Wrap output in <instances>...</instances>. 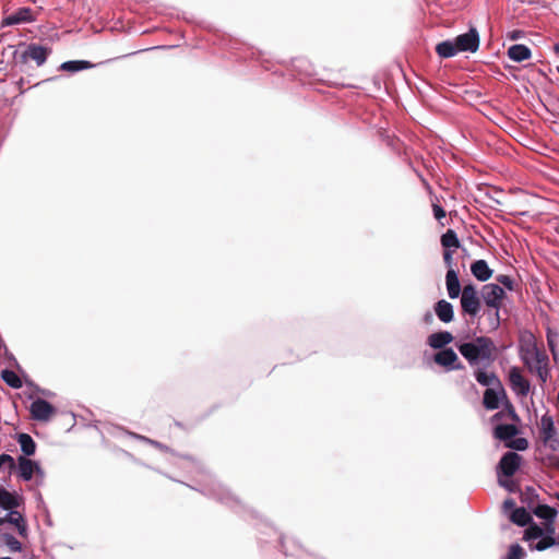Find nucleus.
<instances>
[{"instance_id":"f257e3e1","label":"nucleus","mask_w":559,"mask_h":559,"mask_svg":"<svg viewBox=\"0 0 559 559\" xmlns=\"http://www.w3.org/2000/svg\"><path fill=\"white\" fill-rule=\"evenodd\" d=\"M457 349L471 367L487 368L495 361L497 347L490 337L478 336L457 344Z\"/></svg>"},{"instance_id":"f03ea898","label":"nucleus","mask_w":559,"mask_h":559,"mask_svg":"<svg viewBox=\"0 0 559 559\" xmlns=\"http://www.w3.org/2000/svg\"><path fill=\"white\" fill-rule=\"evenodd\" d=\"M504 296L506 292L499 284L490 283L483 286L481 298L484 299L485 304L492 309V312H488L490 316V324L492 329H497L500 324L499 309Z\"/></svg>"},{"instance_id":"7ed1b4c3","label":"nucleus","mask_w":559,"mask_h":559,"mask_svg":"<svg viewBox=\"0 0 559 559\" xmlns=\"http://www.w3.org/2000/svg\"><path fill=\"white\" fill-rule=\"evenodd\" d=\"M461 307L463 312L475 317L480 309V299L476 287L473 284L465 285L461 295Z\"/></svg>"},{"instance_id":"20e7f679","label":"nucleus","mask_w":559,"mask_h":559,"mask_svg":"<svg viewBox=\"0 0 559 559\" xmlns=\"http://www.w3.org/2000/svg\"><path fill=\"white\" fill-rule=\"evenodd\" d=\"M454 41L459 52H476L479 48V34L475 27H471L467 33L456 36Z\"/></svg>"},{"instance_id":"39448f33","label":"nucleus","mask_w":559,"mask_h":559,"mask_svg":"<svg viewBox=\"0 0 559 559\" xmlns=\"http://www.w3.org/2000/svg\"><path fill=\"white\" fill-rule=\"evenodd\" d=\"M29 412L32 419L46 423L56 414V408L46 400L37 399L31 404Z\"/></svg>"},{"instance_id":"423d86ee","label":"nucleus","mask_w":559,"mask_h":559,"mask_svg":"<svg viewBox=\"0 0 559 559\" xmlns=\"http://www.w3.org/2000/svg\"><path fill=\"white\" fill-rule=\"evenodd\" d=\"M437 365L448 370H461L464 366L459 361L456 353L452 348H443L433 356Z\"/></svg>"},{"instance_id":"0eeeda50","label":"nucleus","mask_w":559,"mask_h":559,"mask_svg":"<svg viewBox=\"0 0 559 559\" xmlns=\"http://www.w3.org/2000/svg\"><path fill=\"white\" fill-rule=\"evenodd\" d=\"M509 383L513 392L519 396H526L530 392V382L522 376L518 367L509 370Z\"/></svg>"},{"instance_id":"6e6552de","label":"nucleus","mask_w":559,"mask_h":559,"mask_svg":"<svg viewBox=\"0 0 559 559\" xmlns=\"http://www.w3.org/2000/svg\"><path fill=\"white\" fill-rule=\"evenodd\" d=\"M50 52V48L37 44H29L26 50L22 53L21 59L23 62H26L28 59H32L36 62L38 67H40L46 62Z\"/></svg>"},{"instance_id":"1a4fd4ad","label":"nucleus","mask_w":559,"mask_h":559,"mask_svg":"<svg viewBox=\"0 0 559 559\" xmlns=\"http://www.w3.org/2000/svg\"><path fill=\"white\" fill-rule=\"evenodd\" d=\"M521 456L515 452L504 453L499 462V472L506 477L513 476L521 465Z\"/></svg>"},{"instance_id":"9d476101","label":"nucleus","mask_w":559,"mask_h":559,"mask_svg":"<svg viewBox=\"0 0 559 559\" xmlns=\"http://www.w3.org/2000/svg\"><path fill=\"white\" fill-rule=\"evenodd\" d=\"M533 356L534 365L530 368L534 369L539 380L545 383L549 377L548 357L537 349L533 352Z\"/></svg>"},{"instance_id":"9b49d317","label":"nucleus","mask_w":559,"mask_h":559,"mask_svg":"<svg viewBox=\"0 0 559 559\" xmlns=\"http://www.w3.org/2000/svg\"><path fill=\"white\" fill-rule=\"evenodd\" d=\"M36 19L29 8H20L16 12L5 16L2 21L3 26H10L21 23H32Z\"/></svg>"},{"instance_id":"f8f14e48","label":"nucleus","mask_w":559,"mask_h":559,"mask_svg":"<svg viewBox=\"0 0 559 559\" xmlns=\"http://www.w3.org/2000/svg\"><path fill=\"white\" fill-rule=\"evenodd\" d=\"M502 397H506V391L502 384H500V386L486 389L483 400L484 406L487 409H497Z\"/></svg>"},{"instance_id":"ddd939ff","label":"nucleus","mask_w":559,"mask_h":559,"mask_svg":"<svg viewBox=\"0 0 559 559\" xmlns=\"http://www.w3.org/2000/svg\"><path fill=\"white\" fill-rule=\"evenodd\" d=\"M544 530V537L538 540L536 544H531V549L543 551L547 548L554 546L556 544V540L554 538L555 535V526L554 522H546Z\"/></svg>"},{"instance_id":"4468645a","label":"nucleus","mask_w":559,"mask_h":559,"mask_svg":"<svg viewBox=\"0 0 559 559\" xmlns=\"http://www.w3.org/2000/svg\"><path fill=\"white\" fill-rule=\"evenodd\" d=\"M17 461L19 473L24 480H31L33 478L34 473L43 475V471L36 462L25 456H20Z\"/></svg>"},{"instance_id":"2eb2a0df","label":"nucleus","mask_w":559,"mask_h":559,"mask_svg":"<svg viewBox=\"0 0 559 559\" xmlns=\"http://www.w3.org/2000/svg\"><path fill=\"white\" fill-rule=\"evenodd\" d=\"M445 286L451 299L457 298L460 294L462 295L459 275L455 270H448L445 274Z\"/></svg>"},{"instance_id":"dca6fc26","label":"nucleus","mask_w":559,"mask_h":559,"mask_svg":"<svg viewBox=\"0 0 559 559\" xmlns=\"http://www.w3.org/2000/svg\"><path fill=\"white\" fill-rule=\"evenodd\" d=\"M484 369L485 368L483 367L476 368L474 372L476 381L479 384L487 386V389L500 386L501 382L499 378L493 372H487Z\"/></svg>"},{"instance_id":"f3484780","label":"nucleus","mask_w":559,"mask_h":559,"mask_svg":"<svg viewBox=\"0 0 559 559\" xmlns=\"http://www.w3.org/2000/svg\"><path fill=\"white\" fill-rule=\"evenodd\" d=\"M453 341V335L448 331L432 333L428 336L427 343L435 349H442Z\"/></svg>"},{"instance_id":"a211bd4d","label":"nucleus","mask_w":559,"mask_h":559,"mask_svg":"<svg viewBox=\"0 0 559 559\" xmlns=\"http://www.w3.org/2000/svg\"><path fill=\"white\" fill-rule=\"evenodd\" d=\"M22 503V498L15 493L8 491L4 488H0V508L4 510H14Z\"/></svg>"},{"instance_id":"6ab92c4d","label":"nucleus","mask_w":559,"mask_h":559,"mask_svg":"<svg viewBox=\"0 0 559 559\" xmlns=\"http://www.w3.org/2000/svg\"><path fill=\"white\" fill-rule=\"evenodd\" d=\"M472 274L480 282L489 280L492 275V270L488 266L485 260H477L471 265Z\"/></svg>"},{"instance_id":"aec40b11","label":"nucleus","mask_w":559,"mask_h":559,"mask_svg":"<svg viewBox=\"0 0 559 559\" xmlns=\"http://www.w3.org/2000/svg\"><path fill=\"white\" fill-rule=\"evenodd\" d=\"M435 312H436L437 317L439 318V320L444 323L451 322L454 317L453 306L444 299L439 300L436 304Z\"/></svg>"},{"instance_id":"412c9836","label":"nucleus","mask_w":559,"mask_h":559,"mask_svg":"<svg viewBox=\"0 0 559 559\" xmlns=\"http://www.w3.org/2000/svg\"><path fill=\"white\" fill-rule=\"evenodd\" d=\"M531 49L522 44L513 45L508 49V57L515 62L527 60L531 58Z\"/></svg>"},{"instance_id":"4be33fe9","label":"nucleus","mask_w":559,"mask_h":559,"mask_svg":"<svg viewBox=\"0 0 559 559\" xmlns=\"http://www.w3.org/2000/svg\"><path fill=\"white\" fill-rule=\"evenodd\" d=\"M7 522L15 525L21 536L26 535V523L23 515L19 511L10 510V513L4 518V523Z\"/></svg>"},{"instance_id":"5701e85b","label":"nucleus","mask_w":559,"mask_h":559,"mask_svg":"<svg viewBox=\"0 0 559 559\" xmlns=\"http://www.w3.org/2000/svg\"><path fill=\"white\" fill-rule=\"evenodd\" d=\"M436 51L441 58H452L459 52L454 39L439 43Z\"/></svg>"},{"instance_id":"b1692460","label":"nucleus","mask_w":559,"mask_h":559,"mask_svg":"<svg viewBox=\"0 0 559 559\" xmlns=\"http://www.w3.org/2000/svg\"><path fill=\"white\" fill-rule=\"evenodd\" d=\"M518 433V429L514 425L502 424L495 428V437L499 440H510Z\"/></svg>"},{"instance_id":"393cba45","label":"nucleus","mask_w":559,"mask_h":559,"mask_svg":"<svg viewBox=\"0 0 559 559\" xmlns=\"http://www.w3.org/2000/svg\"><path fill=\"white\" fill-rule=\"evenodd\" d=\"M17 442L21 447L22 452L26 456H31L35 454L36 451V443L33 440V438L27 433H20L17 436Z\"/></svg>"},{"instance_id":"a878e982","label":"nucleus","mask_w":559,"mask_h":559,"mask_svg":"<svg viewBox=\"0 0 559 559\" xmlns=\"http://www.w3.org/2000/svg\"><path fill=\"white\" fill-rule=\"evenodd\" d=\"M533 512L536 516L544 519L546 522H554L558 514L555 508L547 504H538Z\"/></svg>"},{"instance_id":"bb28decb","label":"nucleus","mask_w":559,"mask_h":559,"mask_svg":"<svg viewBox=\"0 0 559 559\" xmlns=\"http://www.w3.org/2000/svg\"><path fill=\"white\" fill-rule=\"evenodd\" d=\"M511 521L519 526H526L531 523L532 516L524 508H516L512 511Z\"/></svg>"},{"instance_id":"cd10ccee","label":"nucleus","mask_w":559,"mask_h":559,"mask_svg":"<svg viewBox=\"0 0 559 559\" xmlns=\"http://www.w3.org/2000/svg\"><path fill=\"white\" fill-rule=\"evenodd\" d=\"M93 68V64L90 61L85 60H73L66 61L60 66V69L69 72H76L81 70H86Z\"/></svg>"},{"instance_id":"c85d7f7f","label":"nucleus","mask_w":559,"mask_h":559,"mask_svg":"<svg viewBox=\"0 0 559 559\" xmlns=\"http://www.w3.org/2000/svg\"><path fill=\"white\" fill-rule=\"evenodd\" d=\"M441 245L444 248V250H450L451 248H459L460 240L457 238L456 233L453 229H448L441 236Z\"/></svg>"},{"instance_id":"c756f323","label":"nucleus","mask_w":559,"mask_h":559,"mask_svg":"<svg viewBox=\"0 0 559 559\" xmlns=\"http://www.w3.org/2000/svg\"><path fill=\"white\" fill-rule=\"evenodd\" d=\"M544 537V530L543 527L538 526L537 524H530L528 527L525 530L524 533V540L528 542L531 544H535L534 542L536 539L540 540Z\"/></svg>"},{"instance_id":"7c9ffc66","label":"nucleus","mask_w":559,"mask_h":559,"mask_svg":"<svg viewBox=\"0 0 559 559\" xmlns=\"http://www.w3.org/2000/svg\"><path fill=\"white\" fill-rule=\"evenodd\" d=\"M540 426L545 441H548L556 435L554 420L550 416L544 415L540 419Z\"/></svg>"},{"instance_id":"2f4dec72","label":"nucleus","mask_w":559,"mask_h":559,"mask_svg":"<svg viewBox=\"0 0 559 559\" xmlns=\"http://www.w3.org/2000/svg\"><path fill=\"white\" fill-rule=\"evenodd\" d=\"M2 380L13 389H20L23 385L20 377L12 370L5 369L1 372Z\"/></svg>"},{"instance_id":"473e14b6","label":"nucleus","mask_w":559,"mask_h":559,"mask_svg":"<svg viewBox=\"0 0 559 559\" xmlns=\"http://www.w3.org/2000/svg\"><path fill=\"white\" fill-rule=\"evenodd\" d=\"M558 338H559V333L548 329V331H547V344H548V347H549V349L551 352V355H552L555 360H557V357H558V352H557V341H558Z\"/></svg>"},{"instance_id":"72a5a7b5","label":"nucleus","mask_w":559,"mask_h":559,"mask_svg":"<svg viewBox=\"0 0 559 559\" xmlns=\"http://www.w3.org/2000/svg\"><path fill=\"white\" fill-rule=\"evenodd\" d=\"M525 556L524 549L519 545H511L506 559H523Z\"/></svg>"},{"instance_id":"f704fd0d","label":"nucleus","mask_w":559,"mask_h":559,"mask_svg":"<svg viewBox=\"0 0 559 559\" xmlns=\"http://www.w3.org/2000/svg\"><path fill=\"white\" fill-rule=\"evenodd\" d=\"M2 466H7L9 469V473H11L13 469H15L14 459L9 454H1L0 455V468Z\"/></svg>"},{"instance_id":"c9c22d12","label":"nucleus","mask_w":559,"mask_h":559,"mask_svg":"<svg viewBox=\"0 0 559 559\" xmlns=\"http://www.w3.org/2000/svg\"><path fill=\"white\" fill-rule=\"evenodd\" d=\"M5 545L10 548L11 551H21L22 545L21 543L12 535H5Z\"/></svg>"},{"instance_id":"e433bc0d","label":"nucleus","mask_w":559,"mask_h":559,"mask_svg":"<svg viewBox=\"0 0 559 559\" xmlns=\"http://www.w3.org/2000/svg\"><path fill=\"white\" fill-rule=\"evenodd\" d=\"M496 280L499 284L503 285L508 289H510V290L513 289V280L509 275L501 274V275H498Z\"/></svg>"},{"instance_id":"4c0bfd02","label":"nucleus","mask_w":559,"mask_h":559,"mask_svg":"<svg viewBox=\"0 0 559 559\" xmlns=\"http://www.w3.org/2000/svg\"><path fill=\"white\" fill-rule=\"evenodd\" d=\"M443 261L445 265L448 266V270H454L453 269V252L451 250H444L443 252Z\"/></svg>"},{"instance_id":"58836bf2","label":"nucleus","mask_w":559,"mask_h":559,"mask_svg":"<svg viewBox=\"0 0 559 559\" xmlns=\"http://www.w3.org/2000/svg\"><path fill=\"white\" fill-rule=\"evenodd\" d=\"M527 440L524 438H519L515 441L512 442L509 447H512L516 450L523 451L527 448Z\"/></svg>"},{"instance_id":"ea45409f","label":"nucleus","mask_w":559,"mask_h":559,"mask_svg":"<svg viewBox=\"0 0 559 559\" xmlns=\"http://www.w3.org/2000/svg\"><path fill=\"white\" fill-rule=\"evenodd\" d=\"M432 211L435 217L440 221L441 218L445 217V211L438 204L432 205Z\"/></svg>"},{"instance_id":"a19ab883","label":"nucleus","mask_w":559,"mask_h":559,"mask_svg":"<svg viewBox=\"0 0 559 559\" xmlns=\"http://www.w3.org/2000/svg\"><path fill=\"white\" fill-rule=\"evenodd\" d=\"M499 485L508 489L509 491L513 492L515 491V485L513 481L510 480H503L499 478Z\"/></svg>"},{"instance_id":"79ce46f5","label":"nucleus","mask_w":559,"mask_h":559,"mask_svg":"<svg viewBox=\"0 0 559 559\" xmlns=\"http://www.w3.org/2000/svg\"><path fill=\"white\" fill-rule=\"evenodd\" d=\"M503 508H504L506 510H514V509H516V508H515V502H514V500H513V499H507V500H504V502H503Z\"/></svg>"},{"instance_id":"37998d69","label":"nucleus","mask_w":559,"mask_h":559,"mask_svg":"<svg viewBox=\"0 0 559 559\" xmlns=\"http://www.w3.org/2000/svg\"><path fill=\"white\" fill-rule=\"evenodd\" d=\"M425 320H426V321H431V320H432V316H431V313H429V312H428V313H426V316H425Z\"/></svg>"},{"instance_id":"c03bdc74","label":"nucleus","mask_w":559,"mask_h":559,"mask_svg":"<svg viewBox=\"0 0 559 559\" xmlns=\"http://www.w3.org/2000/svg\"><path fill=\"white\" fill-rule=\"evenodd\" d=\"M281 543H282V547H283L285 554H287L288 549H287V547L285 545V542L282 539Z\"/></svg>"},{"instance_id":"a18cd8bd","label":"nucleus","mask_w":559,"mask_h":559,"mask_svg":"<svg viewBox=\"0 0 559 559\" xmlns=\"http://www.w3.org/2000/svg\"><path fill=\"white\" fill-rule=\"evenodd\" d=\"M511 38H512V39H518V38H519V32H514V33L511 35Z\"/></svg>"},{"instance_id":"49530a36","label":"nucleus","mask_w":559,"mask_h":559,"mask_svg":"<svg viewBox=\"0 0 559 559\" xmlns=\"http://www.w3.org/2000/svg\"><path fill=\"white\" fill-rule=\"evenodd\" d=\"M554 49L557 53H559V43L554 46Z\"/></svg>"},{"instance_id":"de8ad7c7","label":"nucleus","mask_w":559,"mask_h":559,"mask_svg":"<svg viewBox=\"0 0 559 559\" xmlns=\"http://www.w3.org/2000/svg\"><path fill=\"white\" fill-rule=\"evenodd\" d=\"M4 524V518H0V526Z\"/></svg>"},{"instance_id":"09e8293b","label":"nucleus","mask_w":559,"mask_h":559,"mask_svg":"<svg viewBox=\"0 0 559 559\" xmlns=\"http://www.w3.org/2000/svg\"><path fill=\"white\" fill-rule=\"evenodd\" d=\"M556 498L559 500V492L556 493Z\"/></svg>"},{"instance_id":"8fccbe9b","label":"nucleus","mask_w":559,"mask_h":559,"mask_svg":"<svg viewBox=\"0 0 559 559\" xmlns=\"http://www.w3.org/2000/svg\"><path fill=\"white\" fill-rule=\"evenodd\" d=\"M1 559H12V558H10V557H3V558H1Z\"/></svg>"},{"instance_id":"3c124183","label":"nucleus","mask_w":559,"mask_h":559,"mask_svg":"<svg viewBox=\"0 0 559 559\" xmlns=\"http://www.w3.org/2000/svg\"><path fill=\"white\" fill-rule=\"evenodd\" d=\"M557 70H558V73H559V66H558V69H557Z\"/></svg>"},{"instance_id":"603ef678","label":"nucleus","mask_w":559,"mask_h":559,"mask_svg":"<svg viewBox=\"0 0 559 559\" xmlns=\"http://www.w3.org/2000/svg\"><path fill=\"white\" fill-rule=\"evenodd\" d=\"M32 2H35V0H32Z\"/></svg>"}]
</instances>
